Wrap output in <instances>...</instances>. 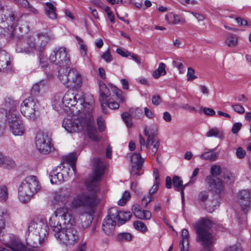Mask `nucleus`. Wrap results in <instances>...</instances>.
I'll return each instance as SVG.
<instances>
[{"label": "nucleus", "instance_id": "obj_1", "mask_svg": "<svg viewBox=\"0 0 251 251\" xmlns=\"http://www.w3.org/2000/svg\"><path fill=\"white\" fill-rule=\"evenodd\" d=\"M63 102L66 107L74 106L77 103L83 108V110H78V114L72 119H65L62 126L68 132H79L85 129L90 139L93 141L99 140L98 133L94 126L92 120L93 107L91 102L85 101L82 93H77L68 91L63 97ZM81 109V107H80Z\"/></svg>", "mask_w": 251, "mask_h": 251}, {"label": "nucleus", "instance_id": "obj_2", "mask_svg": "<svg viewBox=\"0 0 251 251\" xmlns=\"http://www.w3.org/2000/svg\"><path fill=\"white\" fill-rule=\"evenodd\" d=\"M94 175L86 183L88 192H83L75 196L71 202L72 208L80 216L85 214H94L99 202L96 192L99 190L98 181L105 170V165L101 159L94 160Z\"/></svg>", "mask_w": 251, "mask_h": 251}, {"label": "nucleus", "instance_id": "obj_3", "mask_svg": "<svg viewBox=\"0 0 251 251\" xmlns=\"http://www.w3.org/2000/svg\"><path fill=\"white\" fill-rule=\"evenodd\" d=\"M75 223L72 213L64 207L57 208L49 221L54 237L60 244L67 247L74 245L79 240L78 233L74 227Z\"/></svg>", "mask_w": 251, "mask_h": 251}, {"label": "nucleus", "instance_id": "obj_4", "mask_svg": "<svg viewBox=\"0 0 251 251\" xmlns=\"http://www.w3.org/2000/svg\"><path fill=\"white\" fill-rule=\"evenodd\" d=\"M47 225L43 219L31 221L28 226L26 240L31 250L38 251V247L43 244L48 235Z\"/></svg>", "mask_w": 251, "mask_h": 251}, {"label": "nucleus", "instance_id": "obj_5", "mask_svg": "<svg viewBox=\"0 0 251 251\" xmlns=\"http://www.w3.org/2000/svg\"><path fill=\"white\" fill-rule=\"evenodd\" d=\"M212 225L213 222L207 218H202L193 224L197 234V241L203 247L201 251H212L211 246L213 243V236L209 231Z\"/></svg>", "mask_w": 251, "mask_h": 251}, {"label": "nucleus", "instance_id": "obj_6", "mask_svg": "<svg viewBox=\"0 0 251 251\" xmlns=\"http://www.w3.org/2000/svg\"><path fill=\"white\" fill-rule=\"evenodd\" d=\"M41 188V185L36 176H26L18 188V197L20 201L23 203L28 202Z\"/></svg>", "mask_w": 251, "mask_h": 251}, {"label": "nucleus", "instance_id": "obj_7", "mask_svg": "<svg viewBox=\"0 0 251 251\" xmlns=\"http://www.w3.org/2000/svg\"><path fill=\"white\" fill-rule=\"evenodd\" d=\"M58 77L62 83L71 89H77L82 82L80 73L75 69L62 68L58 71Z\"/></svg>", "mask_w": 251, "mask_h": 251}, {"label": "nucleus", "instance_id": "obj_8", "mask_svg": "<svg viewBox=\"0 0 251 251\" xmlns=\"http://www.w3.org/2000/svg\"><path fill=\"white\" fill-rule=\"evenodd\" d=\"M21 112L29 120H37L40 116V104L38 100L34 96L25 99L21 105Z\"/></svg>", "mask_w": 251, "mask_h": 251}, {"label": "nucleus", "instance_id": "obj_9", "mask_svg": "<svg viewBox=\"0 0 251 251\" xmlns=\"http://www.w3.org/2000/svg\"><path fill=\"white\" fill-rule=\"evenodd\" d=\"M16 17L14 14L8 16L1 15L0 17V35L11 39L16 35L17 25Z\"/></svg>", "mask_w": 251, "mask_h": 251}, {"label": "nucleus", "instance_id": "obj_10", "mask_svg": "<svg viewBox=\"0 0 251 251\" xmlns=\"http://www.w3.org/2000/svg\"><path fill=\"white\" fill-rule=\"evenodd\" d=\"M49 59L50 62L60 66V69L69 67L71 63L69 52L64 47L54 49L50 54Z\"/></svg>", "mask_w": 251, "mask_h": 251}, {"label": "nucleus", "instance_id": "obj_11", "mask_svg": "<svg viewBox=\"0 0 251 251\" xmlns=\"http://www.w3.org/2000/svg\"><path fill=\"white\" fill-rule=\"evenodd\" d=\"M35 145L38 151L43 154H48L54 149L51 136L46 132L40 131L37 133Z\"/></svg>", "mask_w": 251, "mask_h": 251}, {"label": "nucleus", "instance_id": "obj_12", "mask_svg": "<svg viewBox=\"0 0 251 251\" xmlns=\"http://www.w3.org/2000/svg\"><path fill=\"white\" fill-rule=\"evenodd\" d=\"M10 131L15 135L22 136L25 132V126L19 115L16 112L10 113L7 114Z\"/></svg>", "mask_w": 251, "mask_h": 251}, {"label": "nucleus", "instance_id": "obj_13", "mask_svg": "<svg viewBox=\"0 0 251 251\" xmlns=\"http://www.w3.org/2000/svg\"><path fill=\"white\" fill-rule=\"evenodd\" d=\"M70 168L62 165L54 168L50 173V182L52 184H57L64 182L72 175H70Z\"/></svg>", "mask_w": 251, "mask_h": 251}, {"label": "nucleus", "instance_id": "obj_14", "mask_svg": "<svg viewBox=\"0 0 251 251\" xmlns=\"http://www.w3.org/2000/svg\"><path fill=\"white\" fill-rule=\"evenodd\" d=\"M145 135L148 138V145L154 143V148L151 149V152L155 155L159 147V141L155 137L157 134L156 126L153 124L149 127H146L144 129Z\"/></svg>", "mask_w": 251, "mask_h": 251}, {"label": "nucleus", "instance_id": "obj_15", "mask_svg": "<svg viewBox=\"0 0 251 251\" xmlns=\"http://www.w3.org/2000/svg\"><path fill=\"white\" fill-rule=\"evenodd\" d=\"M205 182L208 188L210 191L218 194L221 193L224 190V185L223 182L216 176H207L205 178Z\"/></svg>", "mask_w": 251, "mask_h": 251}, {"label": "nucleus", "instance_id": "obj_16", "mask_svg": "<svg viewBox=\"0 0 251 251\" xmlns=\"http://www.w3.org/2000/svg\"><path fill=\"white\" fill-rule=\"evenodd\" d=\"M110 210V216L115 218L118 221L120 225L124 224L129 220L132 217V214L129 211H119L117 207H111Z\"/></svg>", "mask_w": 251, "mask_h": 251}, {"label": "nucleus", "instance_id": "obj_17", "mask_svg": "<svg viewBox=\"0 0 251 251\" xmlns=\"http://www.w3.org/2000/svg\"><path fill=\"white\" fill-rule=\"evenodd\" d=\"M38 47L36 46V42L31 38H29L26 43H22L18 44L16 47V50L18 52H25L26 53H35L38 51Z\"/></svg>", "mask_w": 251, "mask_h": 251}, {"label": "nucleus", "instance_id": "obj_18", "mask_svg": "<svg viewBox=\"0 0 251 251\" xmlns=\"http://www.w3.org/2000/svg\"><path fill=\"white\" fill-rule=\"evenodd\" d=\"M238 197L242 210L246 214L251 207V197L250 192L249 190H242L239 192Z\"/></svg>", "mask_w": 251, "mask_h": 251}, {"label": "nucleus", "instance_id": "obj_19", "mask_svg": "<svg viewBox=\"0 0 251 251\" xmlns=\"http://www.w3.org/2000/svg\"><path fill=\"white\" fill-rule=\"evenodd\" d=\"M99 100L100 102L101 109L103 113H105L104 108L107 106V98L111 95L109 88L105 85L104 83L101 81L99 82Z\"/></svg>", "mask_w": 251, "mask_h": 251}, {"label": "nucleus", "instance_id": "obj_20", "mask_svg": "<svg viewBox=\"0 0 251 251\" xmlns=\"http://www.w3.org/2000/svg\"><path fill=\"white\" fill-rule=\"evenodd\" d=\"M116 221L115 218L110 216V210L109 209L108 214L103 221L102 225L103 231L107 235L113 234L116 225Z\"/></svg>", "mask_w": 251, "mask_h": 251}, {"label": "nucleus", "instance_id": "obj_21", "mask_svg": "<svg viewBox=\"0 0 251 251\" xmlns=\"http://www.w3.org/2000/svg\"><path fill=\"white\" fill-rule=\"evenodd\" d=\"M172 182L176 190L180 191L181 186H182L183 181L180 177L175 176L172 179L171 177L168 176L166 178L165 185L167 188L171 189L172 187Z\"/></svg>", "mask_w": 251, "mask_h": 251}, {"label": "nucleus", "instance_id": "obj_22", "mask_svg": "<svg viewBox=\"0 0 251 251\" xmlns=\"http://www.w3.org/2000/svg\"><path fill=\"white\" fill-rule=\"evenodd\" d=\"M50 39V37L47 33H40L37 35V39L35 41L36 46L38 47L39 52H43L44 49Z\"/></svg>", "mask_w": 251, "mask_h": 251}, {"label": "nucleus", "instance_id": "obj_23", "mask_svg": "<svg viewBox=\"0 0 251 251\" xmlns=\"http://www.w3.org/2000/svg\"><path fill=\"white\" fill-rule=\"evenodd\" d=\"M131 210L134 215L139 219L149 220L151 217V213L150 211L142 210L139 205H133Z\"/></svg>", "mask_w": 251, "mask_h": 251}, {"label": "nucleus", "instance_id": "obj_24", "mask_svg": "<svg viewBox=\"0 0 251 251\" xmlns=\"http://www.w3.org/2000/svg\"><path fill=\"white\" fill-rule=\"evenodd\" d=\"M18 101L14 100L11 98H6L4 100L3 105L5 110L8 111L6 113V115L10 113H13V112L17 114L16 111V107L18 105Z\"/></svg>", "mask_w": 251, "mask_h": 251}, {"label": "nucleus", "instance_id": "obj_25", "mask_svg": "<svg viewBox=\"0 0 251 251\" xmlns=\"http://www.w3.org/2000/svg\"><path fill=\"white\" fill-rule=\"evenodd\" d=\"M182 240L179 243L180 251H188L189 242V232L187 229H184L181 234Z\"/></svg>", "mask_w": 251, "mask_h": 251}, {"label": "nucleus", "instance_id": "obj_26", "mask_svg": "<svg viewBox=\"0 0 251 251\" xmlns=\"http://www.w3.org/2000/svg\"><path fill=\"white\" fill-rule=\"evenodd\" d=\"M215 149L208 150L200 155V157L203 160L214 161L218 158L219 152H214Z\"/></svg>", "mask_w": 251, "mask_h": 251}, {"label": "nucleus", "instance_id": "obj_27", "mask_svg": "<svg viewBox=\"0 0 251 251\" xmlns=\"http://www.w3.org/2000/svg\"><path fill=\"white\" fill-rule=\"evenodd\" d=\"M46 14L48 16V17L52 20H54L57 18V14L56 13V8L53 5L52 3L50 2H47L46 3Z\"/></svg>", "mask_w": 251, "mask_h": 251}, {"label": "nucleus", "instance_id": "obj_28", "mask_svg": "<svg viewBox=\"0 0 251 251\" xmlns=\"http://www.w3.org/2000/svg\"><path fill=\"white\" fill-rule=\"evenodd\" d=\"M9 248L13 251H36V250H31L30 248H27L19 241L13 242Z\"/></svg>", "mask_w": 251, "mask_h": 251}, {"label": "nucleus", "instance_id": "obj_29", "mask_svg": "<svg viewBox=\"0 0 251 251\" xmlns=\"http://www.w3.org/2000/svg\"><path fill=\"white\" fill-rule=\"evenodd\" d=\"M93 214H85L81 216V226L83 228L88 227L92 223Z\"/></svg>", "mask_w": 251, "mask_h": 251}, {"label": "nucleus", "instance_id": "obj_30", "mask_svg": "<svg viewBox=\"0 0 251 251\" xmlns=\"http://www.w3.org/2000/svg\"><path fill=\"white\" fill-rule=\"evenodd\" d=\"M76 159L77 156L75 153H70L66 157V161L70 164L75 175L76 173V168L75 164Z\"/></svg>", "mask_w": 251, "mask_h": 251}, {"label": "nucleus", "instance_id": "obj_31", "mask_svg": "<svg viewBox=\"0 0 251 251\" xmlns=\"http://www.w3.org/2000/svg\"><path fill=\"white\" fill-rule=\"evenodd\" d=\"M16 166L15 162L13 159L9 157L4 156L0 167L10 169L15 168Z\"/></svg>", "mask_w": 251, "mask_h": 251}, {"label": "nucleus", "instance_id": "obj_32", "mask_svg": "<svg viewBox=\"0 0 251 251\" xmlns=\"http://www.w3.org/2000/svg\"><path fill=\"white\" fill-rule=\"evenodd\" d=\"M165 68V64L163 62L160 63L159 65L158 69L153 72L152 74L153 77L155 79H157L160 76V75H165L166 74Z\"/></svg>", "mask_w": 251, "mask_h": 251}, {"label": "nucleus", "instance_id": "obj_33", "mask_svg": "<svg viewBox=\"0 0 251 251\" xmlns=\"http://www.w3.org/2000/svg\"><path fill=\"white\" fill-rule=\"evenodd\" d=\"M64 105H65L63 102V99L61 100L59 98L57 99L56 97H54V100L52 102V106L55 110L61 112L62 110H64Z\"/></svg>", "mask_w": 251, "mask_h": 251}, {"label": "nucleus", "instance_id": "obj_34", "mask_svg": "<svg viewBox=\"0 0 251 251\" xmlns=\"http://www.w3.org/2000/svg\"><path fill=\"white\" fill-rule=\"evenodd\" d=\"M206 136L207 137H218L221 139L223 138L224 136L222 133L220 132V130L216 127L210 128L209 131L206 133Z\"/></svg>", "mask_w": 251, "mask_h": 251}, {"label": "nucleus", "instance_id": "obj_35", "mask_svg": "<svg viewBox=\"0 0 251 251\" xmlns=\"http://www.w3.org/2000/svg\"><path fill=\"white\" fill-rule=\"evenodd\" d=\"M238 42V37L236 35L230 34L226 40V43L228 47H234Z\"/></svg>", "mask_w": 251, "mask_h": 251}, {"label": "nucleus", "instance_id": "obj_36", "mask_svg": "<svg viewBox=\"0 0 251 251\" xmlns=\"http://www.w3.org/2000/svg\"><path fill=\"white\" fill-rule=\"evenodd\" d=\"M117 240L120 242H129L132 239V235L128 232H122L117 235Z\"/></svg>", "mask_w": 251, "mask_h": 251}, {"label": "nucleus", "instance_id": "obj_37", "mask_svg": "<svg viewBox=\"0 0 251 251\" xmlns=\"http://www.w3.org/2000/svg\"><path fill=\"white\" fill-rule=\"evenodd\" d=\"M131 161L133 165L142 166L144 159L140 153H134L131 157Z\"/></svg>", "mask_w": 251, "mask_h": 251}, {"label": "nucleus", "instance_id": "obj_38", "mask_svg": "<svg viewBox=\"0 0 251 251\" xmlns=\"http://www.w3.org/2000/svg\"><path fill=\"white\" fill-rule=\"evenodd\" d=\"M122 117L128 127L132 126V122L131 120V116L128 112H124L122 114Z\"/></svg>", "mask_w": 251, "mask_h": 251}, {"label": "nucleus", "instance_id": "obj_39", "mask_svg": "<svg viewBox=\"0 0 251 251\" xmlns=\"http://www.w3.org/2000/svg\"><path fill=\"white\" fill-rule=\"evenodd\" d=\"M139 143L140 144V150L143 151L144 150L145 148L147 149H151L152 148H151V144H149L148 145V138H147V142H146L144 138L143 137V136L141 134H140L139 136Z\"/></svg>", "mask_w": 251, "mask_h": 251}, {"label": "nucleus", "instance_id": "obj_40", "mask_svg": "<svg viewBox=\"0 0 251 251\" xmlns=\"http://www.w3.org/2000/svg\"><path fill=\"white\" fill-rule=\"evenodd\" d=\"M110 86L111 90L116 95L118 99L119 100L120 102H123L125 101V99L123 97L121 90L112 85H110Z\"/></svg>", "mask_w": 251, "mask_h": 251}, {"label": "nucleus", "instance_id": "obj_41", "mask_svg": "<svg viewBox=\"0 0 251 251\" xmlns=\"http://www.w3.org/2000/svg\"><path fill=\"white\" fill-rule=\"evenodd\" d=\"M133 225L135 229L140 230L142 232H146L147 230V226L145 224L140 221H135Z\"/></svg>", "mask_w": 251, "mask_h": 251}, {"label": "nucleus", "instance_id": "obj_42", "mask_svg": "<svg viewBox=\"0 0 251 251\" xmlns=\"http://www.w3.org/2000/svg\"><path fill=\"white\" fill-rule=\"evenodd\" d=\"M211 204H207L205 208L207 211L210 213L212 212L219 205V202L217 200L211 201Z\"/></svg>", "mask_w": 251, "mask_h": 251}, {"label": "nucleus", "instance_id": "obj_43", "mask_svg": "<svg viewBox=\"0 0 251 251\" xmlns=\"http://www.w3.org/2000/svg\"><path fill=\"white\" fill-rule=\"evenodd\" d=\"M8 197L7 189L5 186H0V201H5Z\"/></svg>", "mask_w": 251, "mask_h": 251}, {"label": "nucleus", "instance_id": "obj_44", "mask_svg": "<svg viewBox=\"0 0 251 251\" xmlns=\"http://www.w3.org/2000/svg\"><path fill=\"white\" fill-rule=\"evenodd\" d=\"M222 172L221 168L219 165H213L210 169V173L212 176H216L221 174Z\"/></svg>", "mask_w": 251, "mask_h": 251}, {"label": "nucleus", "instance_id": "obj_45", "mask_svg": "<svg viewBox=\"0 0 251 251\" xmlns=\"http://www.w3.org/2000/svg\"><path fill=\"white\" fill-rule=\"evenodd\" d=\"M223 177L224 179L225 182L229 184L233 183L235 180L234 176L230 173H226L224 174L223 176Z\"/></svg>", "mask_w": 251, "mask_h": 251}, {"label": "nucleus", "instance_id": "obj_46", "mask_svg": "<svg viewBox=\"0 0 251 251\" xmlns=\"http://www.w3.org/2000/svg\"><path fill=\"white\" fill-rule=\"evenodd\" d=\"M233 110L239 114H242L245 113L244 107L239 103L233 104L231 105Z\"/></svg>", "mask_w": 251, "mask_h": 251}, {"label": "nucleus", "instance_id": "obj_47", "mask_svg": "<svg viewBox=\"0 0 251 251\" xmlns=\"http://www.w3.org/2000/svg\"><path fill=\"white\" fill-rule=\"evenodd\" d=\"M208 193L206 191L201 192L198 195V201L199 202H204L208 198Z\"/></svg>", "mask_w": 251, "mask_h": 251}, {"label": "nucleus", "instance_id": "obj_48", "mask_svg": "<svg viewBox=\"0 0 251 251\" xmlns=\"http://www.w3.org/2000/svg\"><path fill=\"white\" fill-rule=\"evenodd\" d=\"M187 76V80L188 81H192L194 79L197 78V76L195 75V70L193 68L191 67H189L188 68Z\"/></svg>", "mask_w": 251, "mask_h": 251}, {"label": "nucleus", "instance_id": "obj_49", "mask_svg": "<svg viewBox=\"0 0 251 251\" xmlns=\"http://www.w3.org/2000/svg\"><path fill=\"white\" fill-rule=\"evenodd\" d=\"M142 167V166H140V164L139 165H132L130 170L131 175L133 176L135 175L139 176L140 174L138 173V171L141 170Z\"/></svg>", "mask_w": 251, "mask_h": 251}, {"label": "nucleus", "instance_id": "obj_50", "mask_svg": "<svg viewBox=\"0 0 251 251\" xmlns=\"http://www.w3.org/2000/svg\"><path fill=\"white\" fill-rule=\"evenodd\" d=\"M152 201V197L151 196V194H148L146 197H144L141 201V205L144 207H146L148 204L151 202Z\"/></svg>", "mask_w": 251, "mask_h": 251}, {"label": "nucleus", "instance_id": "obj_51", "mask_svg": "<svg viewBox=\"0 0 251 251\" xmlns=\"http://www.w3.org/2000/svg\"><path fill=\"white\" fill-rule=\"evenodd\" d=\"M107 105L111 109H117L119 108L120 106L118 102L112 101L110 99H109L108 100H107Z\"/></svg>", "mask_w": 251, "mask_h": 251}, {"label": "nucleus", "instance_id": "obj_52", "mask_svg": "<svg viewBox=\"0 0 251 251\" xmlns=\"http://www.w3.org/2000/svg\"><path fill=\"white\" fill-rule=\"evenodd\" d=\"M97 125L100 131H102L104 130V121L102 118L100 116L97 119Z\"/></svg>", "mask_w": 251, "mask_h": 251}, {"label": "nucleus", "instance_id": "obj_53", "mask_svg": "<svg viewBox=\"0 0 251 251\" xmlns=\"http://www.w3.org/2000/svg\"><path fill=\"white\" fill-rule=\"evenodd\" d=\"M101 57L103 59H104L106 62H110L112 61V58L110 52L109 51V50H107L101 56Z\"/></svg>", "mask_w": 251, "mask_h": 251}, {"label": "nucleus", "instance_id": "obj_54", "mask_svg": "<svg viewBox=\"0 0 251 251\" xmlns=\"http://www.w3.org/2000/svg\"><path fill=\"white\" fill-rule=\"evenodd\" d=\"M41 82L40 83H36L35 84L31 90V95H36L37 94L39 93V91H40V84H41Z\"/></svg>", "mask_w": 251, "mask_h": 251}, {"label": "nucleus", "instance_id": "obj_55", "mask_svg": "<svg viewBox=\"0 0 251 251\" xmlns=\"http://www.w3.org/2000/svg\"><path fill=\"white\" fill-rule=\"evenodd\" d=\"M236 154L238 158L242 159L245 156L246 151L241 147H239L237 149Z\"/></svg>", "mask_w": 251, "mask_h": 251}, {"label": "nucleus", "instance_id": "obj_56", "mask_svg": "<svg viewBox=\"0 0 251 251\" xmlns=\"http://www.w3.org/2000/svg\"><path fill=\"white\" fill-rule=\"evenodd\" d=\"M174 20L173 23L175 25L178 24H184L186 22V20L184 18L180 19L179 16L176 14L174 15Z\"/></svg>", "mask_w": 251, "mask_h": 251}, {"label": "nucleus", "instance_id": "obj_57", "mask_svg": "<svg viewBox=\"0 0 251 251\" xmlns=\"http://www.w3.org/2000/svg\"><path fill=\"white\" fill-rule=\"evenodd\" d=\"M242 126V125L240 123H235L233 125V126L232 127L231 132L234 134L237 133L239 132V131L240 130Z\"/></svg>", "mask_w": 251, "mask_h": 251}, {"label": "nucleus", "instance_id": "obj_58", "mask_svg": "<svg viewBox=\"0 0 251 251\" xmlns=\"http://www.w3.org/2000/svg\"><path fill=\"white\" fill-rule=\"evenodd\" d=\"M203 112L207 116H213L215 114V111L212 108L205 107L202 109Z\"/></svg>", "mask_w": 251, "mask_h": 251}, {"label": "nucleus", "instance_id": "obj_59", "mask_svg": "<svg viewBox=\"0 0 251 251\" xmlns=\"http://www.w3.org/2000/svg\"><path fill=\"white\" fill-rule=\"evenodd\" d=\"M160 181H158V182L155 181L154 185L152 186L151 189L150 190L148 194H151V196L153 194H154L157 190Z\"/></svg>", "mask_w": 251, "mask_h": 251}, {"label": "nucleus", "instance_id": "obj_60", "mask_svg": "<svg viewBox=\"0 0 251 251\" xmlns=\"http://www.w3.org/2000/svg\"><path fill=\"white\" fill-rule=\"evenodd\" d=\"M152 103L153 104L158 105L161 102V97L159 95L153 96L152 98Z\"/></svg>", "mask_w": 251, "mask_h": 251}, {"label": "nucleus", "instance_id": "obj_61", "mask_svg": "<svg viewBox=\"0 0 251 251\" xmlns=\"http://www.w3.org/2000/svg\"><path fill=\"white\" fill-rule=\"evenodd\" d=\"M116 52L123 57H127L130 53L127 50L125 51L119 48L116 50Z\"/></svg>", "mask_w": 251, "mask_h": 251}, {"label": "nucleus", "instance_id": "obj_62", "mask_svg": "<svg viewBox=\"0 0 251 251\" xmlns=\"http://www.w3.org/2000/svg\"><path fill=\"white\" fill-rule=\"evenodd\" d=\"M235 20L237 23L240 25L246 26L248 25L247 20L242 19L240 17L236 18Z\"/></svg>", "mask_w": 251, "mask_h": 251}, {"label": "nucleus", "instance_id": "obj_63", "mask_svg": "<svg viewBox=\"0 0 251 251\" xmlns=\"http://www.w3.org/2000/svg\"><path fill=\"white\" fill-rule=\"evenodd\" d=\"M144 112L145 115L149 118L151 119L154 117V114L147 107L144 108Z\"/></svg>", "mask_w": 251, "mask_h": 251}, {"label": "nucleus", "instance_id": "obj_64", "mask_svg": "<svg viewBox=\"0 0 251 251\" xmlns=\"http://www.w3.org/2000/svg\"><path fill=\"white\" fill-rule=\"evenodd\" d=\"M163 119L167 122H170L172 120V117L171 114L168 112H165L163 113Z\"/></svg>", "mask_w": 251, "mask_h": 251}]
</instances>
